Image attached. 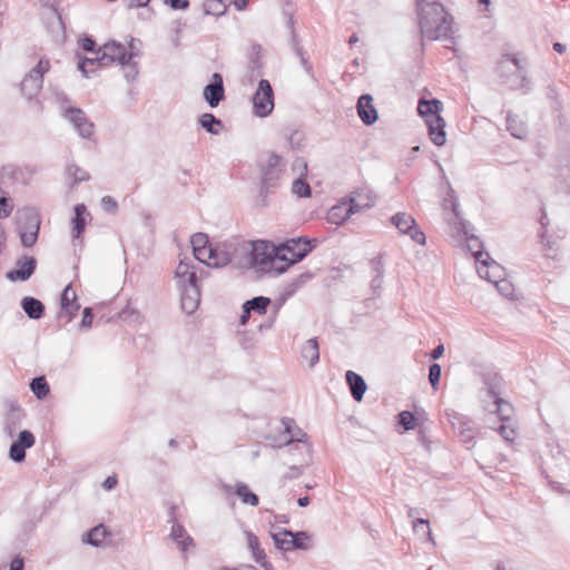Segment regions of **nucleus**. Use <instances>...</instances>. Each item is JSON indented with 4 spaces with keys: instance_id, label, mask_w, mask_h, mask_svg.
Masks as SVG:
<instances>
[{
    "instance_id": "f257e3e1",
    "label": "nucleus",
    "mask_w": 570,
    "mask_h": 570,
    "mask_svg": "<svg viewBox=\"0 0 570 570\" xmlns=\"http://www.w3.org/2000/svg\"><path fill=\"white\" fill-rule=\"evenodd\" d=\"M420 32L429 40L451 39L453 17L438 0H415Z\"/></svg>"
},
{
    "instance_id": "f03ea898",
    "label": "nucleus",
    "mask_w": 570,
    "mask_h": 570,
    "mask_svg": "<svg viewBox=\"0 0 570 570\" xmlns=\"http://www.w3.org/2000/svg\"><path fill=\"white\" fill-rule=\"evenodd\" d=\"M313 249L312 240L303 237L292 238L273 248L274 256L271 262V271L282 274L287 268L301 262Z\"/></svg>"
},
{
    "instance_id": "7ed1b4c3",
    "label": "nucleus",
    "mask_w": 570,
    "mask_h": 570,
    "mask_svg": "<svg viewBox=\"0 0 570 570\" xmlns=\"http://www.w3.org/2000/svg\"><path fill=\"white\" fill-rule=\"evenodd\" d=\"M17 228L23 247H32L40 230V216L35 208H24L17 213Z\"/></svg>"
},
{
    "instance_id": "20e7f679",
    "label": "nucleus",
    "mask_w": 570,
    "mask_h": 570,
    "mask_svg": "<svg viewBox=\"0 0 570 570\" xmlns=\"http://www.w3.org/2000/svg\"><path fill=\"white\" fill-rule=\"evenodd\" d=\"M262 168V193H269L278 186L285 174L286 163L279 155L272 153L261 165Z\"/></svg>"
},
{
    "instance_id": "39448f33",
    "label": "nucleus",
    "mask_w": 570,
    "mask_h": 570,
    "mask_svg": "<svg viewBox=\"0 0 570 570\" xmlns=\"http://www.w3.org/2000/svg\"><path fill=\"white\" fill-rule=\"evenodd\" d=\"M483 409L489 413L497 414L501 422H510L513 414L511 403L500 396L495 386H489L482 396Z\"/></svg>"
},
{
    "instance_id": "423d86ee",
    "label": "nucleus",
    "mask_w": 570,
    "mask_h": 570,
    "mask_svg": "<svg viewBox=\"0 0 570 570\" xmlns=\"http://www.w3.org/2000/svg\"><path fill=\"white\" fill-rule=\"evenodd\" d=\"M50 69V62L47 58H41L36 67L23 78L20 89L23 96L29 100L36 97L42 88L43 76Z\"/></svg>"
},
{
    "instance_id": "0eeeda50",
    "label": "nucleus",
    "mask_w": 570,
    "mask_h": 570,
    "mask_svg": "<svg viewBox=\"0 0 570 570\" xmlns=\"http://www.w3.org/2000/svg\"><path fill=\"white\" fill-rule=\"evenodd\" d=\"M253 111L259 118H265L274 109V91L267 79H261L253 95Z\"/></svg>"
},
{
    "instance_id": "6e6552de",
    "label": "nucleus",
    "mask_w": 570,
    "mask_h": 570,
    "mask_svg": "<svg viewBox=\"0 0 570 570\" xmlns=\"http://www.w3.org/2000/svg\"><path fill=\"white\" fill-rule=\"evenodd\" d=\"M375 198L376 195L370 187L363 186L356 188L351 193V196L346 200L350 208L347 209L345 217H351L355 213L371 208L374 205Z\"/></svg>"
},
{
    "instance_id": "1a4fd4ad",
    "label": "nucleus",
    "mask_w": 570,
    "mask_h": 570,
    "mask_svg": "<svg viewBox=\"0 0 570 570\" xmlns=\"http://www.w3.org/2000/svg\"><path fill=\"white\" fill-rule=\"evenodd\" d=\"M475 261L480 265L476 271L480 277L488 279L490 283L495 284L497 281L502 279L505 275L504 268L490 258L488 253H478Z\"/></svg>"
},
{
    "instance_id": "9d476101",
    "label": "nucleus",
    "mask_w": 570,
    "mask_h": 570,
    "mask_svg": "<svg viewBox=\"0 0 570 570\" xmlns=\"http://www.w3.org/2000/svg\"><path fill=\"white\" fill-rule=\"evenodd\" d=\"M37 261L32 256H22L16 261V267L6 274L10 282H26L35 273Z\"/></svg>"
},
{
    "instance_id": "9b49d317",
    "label": "nucleus",
    "mask_w": 570,
    "mask_h": 570,
    "mask_svg": "<svg viewBox=\"0 0 570 570\" xmlns=\"http://www.w3.org/2000/svg\"><path fill=\"white\" fill-rule=\"evenodd\" d=\"M35 443V435L30 431H21L18 439L10 445L9 459L16 463L23 462L26 460V450L32 448Z\"/></svg>"
},
{
    "instance_id": "f8f14e48",
    "label": "nucleus",
    "mask_w": 570,
    "mask_h": 570,
    "mask_svg": "<svg viewBox=\"0 0 570 570\" xmlns=\"http://www.w3.org/2000/svg\"><path fill=\"white\" fill-rule=\"evenodd\" d=\"M99 52L101 53L98 59L100 67H107L115 62L120 63L129 53L124 45L116 41L104 45L99 48Z\"/></svg>"
},
{
    "instance_id": "ddd939ff",
    "label": "nucleus",
    "mask_w": 570,
    "mask_h": 570,
    "mask_svg": "<svg viewBox=\"0 0 570 570\" xmlns=\"http://www.w3.org/2000/svg\"><path fill=\"white\" fill-rule=\"evenodd\" d=\"M66 117L73 125V127L82 138H89L92 135L94 124L88 120L86 114L81 109H67Z\"/></svg>"
},
{
    "instance_id": "4468645a",
    "label": "nucleus",
    "mask_w": 570,
    "mask_h": 570,
    "mask_svg": "<svg viewBox=\"0 0 570 570\" xmlns=\"http://www.w3.org/2000/svg\"><path fill=\"white\" fill-rule=\"evenodd\" d=\"M204 98L212 108L217 107L224 99L223 77L219 73L215 72L212 81L204 88Z\"/></svg>"
},
{
    "instance_id": "2eb2a0df",
    "label": "nucleus",
    "mask_w": 570,
    "mask_h": 570,
    "mask_svg": "<svg viewBox=\"0 0 570 570\" xmlns=\"http://www.w3.org/2000/svg\"><path fill=\"white\" fill-rule=\"evenodd\" d=\"M236 252L237 247L234 242H225L213 247V262H210L212 267H223L228 265L233 261V256Z\"/></svg>"
},
{
    "instance_id": "dca6fc26",
    "label": "nucleus",
    "mask_w": 570,
    "mask_h": 570,
    "mask_svg": "<svg viewBox=\"0 0 570 570\" xmlns=\"http://www.w3.org/2000/svg\"><path fill=\"white\" fill-rule=\"evenodd\" d=\"M33 175L35 169L29 166L19 167L16 165H6L1 169L2 178H7L19 184H28Z\"/></svg>"
},
{
    "instance_id": "f3484780",
    "label": "nucleus",
    "mask_w": 570,
    "mask_h": 570,
    "mask_svg": "<svg viewBox=\"0 0 570 570\" xmlns=\"http://www.w3.org/2000/svg\"><path fill=\"white\" fill-rule=\"evenodd\" d=\"M357 114L363 124L370 126L377 120V111L373 106V98L371 95H362L357 100Z\"/></svg>"
},
{
    "instance_id": "a211bd4d",
    "label": "nucleus",
    "mask_w": 570,
    "mask_h": 570,
    "mask_svg": "<svg viewBox=\"0 0 570 570\" xmlns=\"http://www.w3.org/2000/svg\"><path fill=\"white\" fill-rule=\"evenodd\" d=\"M283 424L285 426V432L289 435V438L284 442L285 445L291 446L295 443L303 444L306 453L309 455L312 451V445L308 443V436L305 432H303L301 429H296V431H293V425L295 422L291 419H284Z\"/></svg>"
},
{
    "instance_id": "6ab92c4d",
    "label": "nucleus",
    "mask_w": 570,
    "mask_h": 570,
    "mask_svg": "<svg viewBox=\"0 0 570 570\" xmlns=\"http://www.w3.org/2000/svg\"><path fill=\"white\" fill-rule=\"evenodd\" d=\"M179 291L181 296V309L186 314H193L198 308L200 302V287L189 286L186 288H179Z\"/></svg>"
},
{
    "instance_id": "aec40b11",
    "label": "nucleus",
    "mask_w": 570,
    "mask_h": 570,
    "mask_svg": "<svg viewBox=\"0 0 570 570\" xmlns=\"http://www.w3.org/2000/svg\"><path fill=\"white\" fill-rule=\"evenodd\" d=\"M223 491L228 494L233 491V487L229 484H222ZM235 494L240 499L244 504H248L250 507H257L259 503V498L257 494L252 492L247 484L244 482H237L234 487Z\"/></svg>"
},
{
    "instance_id": "412c9836",
    "label": "nucleus",
    "mask_w": 570,
    "mask_h": 570,
    "mask_svg": "<svg viewBox=\"0 0 570 570\" xmlns=\"http://www.w3.org/2000/svg\"><path fill=\"white\" fill-rule=\"evenodd\" d=\"M273 248L276 247L269 246L268 243L264 240L253 243L250 249L253 262L258 265H268L271 268V259L274 256Z\"/></svg>"
},
{
    "instance_id": "4be33fe9",
    "label": "nucleus",
    "mask_w": 570,
    "mask_h": 570,
    "mask_svg": "<svg viewBox=\"0 0 570 570\" xmlns=\"http://www.w3.org/2000/svg\"><path fill=\"white\" fill-rule=\"evenodd\" d=\"M61 308L68 317V321L72 320L77 314L80 305L77 302L76 293L72 291L71 284L67 285L61 294ZM63 312L60 313L62 316Z\"/></svg>"
},
{
    "instance_id": "5701e85b",
    "label": "nucleus",
    "mask_w": 570,
    "mask_h": 570,
    "mask_svg": "<svg viewBox=\"0 0 570 570\" xmlns=\"http://www.w3.org/2000/svg\"><path fill=\"white\" fill-rule=\"evenodd\" d=\"M430 139L435 146H443L446 142L445 121L442 117L426 120Z\"/></svg>"
},
{
    "instance_id": "b1692460",
    "label": "nucleus",
    "mask_w": 570,
    "mask_h": 570,
    "mask_svg": "<svg viewBox=\"0 0 570 570\" xmlns=\"http://www.w3.org/2000/svg\"><path fill=\"white\" fill-rule=\"evenodd\" d=\"M345 379L353 399L357 402L362 401L367 389L364 379L353 371H347Z\"/></svg>"
},
{
    "instance_id": "393cba45",
    "label": "nucleus",
    "mask_w": 570,
    "mask_h": 570,
    "mask_svg": "<svg viewBox=\"0 0 570 570\" xmlns=\"http://www.w3.org/2000/svg\"><path fill=\"white\" fill-rule=\"evenodd\" d=\"M417 111L422 117L425 118V121L433 120L436 117H441L440 112L442 111V102L438 99H420Z\"/></svg>"
},
{
    "instance_id": "a878e982",
    "label": "nucleus",
    "mask_w": 570,
    "mask_h": 570,
    "mask_svg": "<svg viewBox=\"0 0 570 570\" xmlns=\"http://www.w3.org/2000/svg\"><path fill=\"white\" fill-rule=\"evenodd\" d=\"M21 308L31 320H39L45 315L43 303L31 296H27L21 299Z\"/></svg>"
},
{
    "instance_id": "bb28decb",
    "label": "nucleus",
    "mask_w": 570,
    "mask_h": 570,
    "mask_svg": "<svg viewBox=\"0 0 570 570\" xmlns=\"http://www.w3.org/2000/svg\"><path fill=\"white\" fill-rule=\"evenodd\" d=\"M75 216L71 220L73 239H79L87 224L86 217L89 215L83 204H77L73 208Z\"/></svg>"
},
{
    "instance_id": "cd10ccee",
    "label": "nucleus",
    "mask_w": 570,
    "mask_h": 570,
    "mask_svg": "<svg viewBox=\"0 0 570 570\" xmlns=\"http://www.w3.org/2000/svg\"><path fill=\"white\" fill-rule=\"evenodd\" d=\"M301 356L308 361L309 367H314L318 363L320 346L317 338H309L303 344L301 348Z\"/></svg>"
},
{
    "instance_id": "c85d7f7f",
    "label": "nucleus",
    "mask_w": 570,
    "mask_h": 570,
    "mask_svg": "<svg viewBox=\"0 0 570 570\" xmlns=\"http://www.w3.org/2000/svg\"><path fill=\"white\" fill-rule=\"evenodd\" d=\"M130 48H131V51L128 53L127 58L124 59L119 63V65H121L122 70H124V76L128 81L135 80L139 72L138 62L136 61V58L138 57V55L132 51V49H134L132 41L130 42Z\"/></svg>"
},
{
    "instance_id": "c756f323",
    "label": "nucleus",
    "mask_w": 570,
    "mask_h": 570,
    "mask_svg": "<svg viewBox=\"0 0 570 570\" xmlns=\"http://www.w3.org/2000/svg\"><path fill=\"white\" fill-rule=\"evenodd\" d=\"M507 129L514 138L518 139H524L528 134L524 121H522L519 116L513 115L510 111L507 115Z\"/></svg>"
},
{
    "instance_id": "7c9ffc66",
    "label": "nucleus",
    "mask_w": 570,
    "mask_h": 570,
    "mask_svg": "<svg viewBox=\"0 0 570 570\" xmlns=\"http://www.w3.org/2000/svg\"><path fill=\"white\" fill-rule=\"evenodd\" d=\"M248 547L253 552V557L257 563L261 564L265 570H273V566L267 561L266 554L259 547V542L256 535L248 533Z\"/></svg>"
},
{
    "instance_id": "2f4dec72",
    "label": "nucleus",
    "mask_w": 570,
    "mask_h": 570,
    "mask_svg": "<svg viewBox=\"0 0 570 570\" xmlns=\"http://www.w3.org/2000/svg\"><path fill=\"white\" fill-rule=\"evenodd\" d=\"M170 538L178 544L181 551H186L193 543V539L187 534L183 525L174 523L170 531Z\"/></svg>"
},
{
    "instance_id": "473e14b6",
    "label": "nucleus",
    "mask_w": 570,
    "mask_h": 570,
    "mask_svg": "<svg viewBox=\"0 0 570 570\" xmlns=\"http://www.w3.org/2000/svg\"><path fill=\"white\" fill-rule=\"evenodd\" d=\"M108 534L109 532L107 531V528L104 524H99L88 531L83 535L82 541L90 546L99 547Z\"/></svg>"
},
{
    "instance_id": "72a5a7b5",
    "label": "nucleus",
    "mask_w": 570,
    "mask_h": 570,
    "mask_svg": "<svg viewBox=\"0 0 570 570\" xmlns=\"http://www.w3.org/2000/svg\"><path fill=\"white\" fill-rule=\"evenodd\" d=\"M391 223L403 234H406L416 224L413 216L404 212L393 215Z\"/></svg>"
},
{
    "instance_id": "f704fd0d",
    "label": "nucleus",
    "mask_w": 570,
    "mask_h": 570,
    "mask_svg": "<svg viewBox=\"0 0 570 570\" xmlns=\"http://www.w3.org/2000/svg\"><path fill=\"white\" fill-rule=\"evenodd\" d=\"M46 19L48 21L47 23H48V29L50 30V32H52V33L63 32L65 24H63L60 13L57 11L56 8L48 9Z\"/></svg>"
},
{
    "instance_id": "c9c22d12",
    "label": "nucleus",
    "mask_w": 570,
    "mask_h": 570,
    "mask_svg": "<svg viewBox=\"0 0 570 570\" xmlns=\"http://www.w3.org/2000/svg\"><path fill=\"white\" fill-rule=\"evenodd\" d=\"M30 390L39 400L45 399L50 392L49 384L45 376L33 377L30 382Z\"/></svg>"
},
{
    "instance_id": "e433bc0d",
    "label": "nucleus",
    "mask_w": 570,
    "mask_h": 570,
    "mask_svg": "<svg viewBox=\"0 0 570 570\" xmlns=\"http://www.w3.org/2000/svg\"><path fill=\"white\" fill-rule=\"evenodd\" d=\"M272 538L274 540L275 547L284 552L293 550L291 547V539L288 535H292V531L287 529H282L278 532H273Z\"/></svg>"
},
{
    "instance_id": "4c0bfd02",
    "label": "nucleus",
    "mask_w": 570,
    "mask_h": 570,
    "mask_svg": "<svg viewBox=\"0 0 570 570\" xmlns=\"http://www.w3.org/2000/svg\"><path fill=\"white\" fill-rule=\"evenodd\" d=\"M245 304L250 312L263 315L267 312V308L271 305V298L266 296H256L246 301Z\"/></svg>"
},
{
    "instance_id": "58836bf2",
    "label": "nucleus",
    "mask_w": 570,
    "mask_h": 570,
    "mask_svg": "<svg viewBox=\"0 0 570 570\" xmlns=\"http://www.w3.org/2000/svg\"><path fill=\"white\" fill-rule=\"evenodd\" d=\"M228 2L229 0H205V13L219 17L226 12Z\"/></svg>"
},
{
    "instance_id": "ea45409f",
    "label": "nucleus",
    "mask_w": 570,
    "mask_h": 570,
    "mask_svg": "<svg viewBox=\"0 0 570 570\" xmlns=\"http://www.w3.org/2000/svg\"><path fill=\"white\" fill-rule=\"evenodd\" d=\"M348 208L350 205L346 203V200L336 206H333L328 212V220L333 224H340L346 220L348 217H345V214L347 213Z\"/></svg>"
},
{
    "instance_id": "a19ab883",
    "label": "nucleus",
    "mask_w": 570,
    "mask_h": 570,
    "mask_svg": "<svg viewBox=\"0 0 570 570\" xmlns=\"http://www.w3.org/2000/svg\"><path fill=\"white\" fill-rule=\"evenodd\" d=\"M199 125L209 134L217 135L218 129H216V126H222V120L213 114H204L199 118Z\"/></svg>"
},
{
    "instance_id": "79ce46f5",
    "label": "nucleus",
    "mask_w": 570,
    "mask_h": 570,
    "mask_svg": "<svg viewBox=\"0 0 570 570\" xmlns=\"http://www.w3.org/2000/svg\"><path fill=\"white\" fill-rule=\"evenodd\" d=\"M497 431L507 442L510 443H512L518 436V432L511 421L502 422Z\"/></svg>"
},
{
    "instance_id": "37998d69",
    "label": "nucleus",
    "mask_w": 570,
    "mask_h": 570,
    "mask_svg": "<svg viewBox=\"0 0 570 570\" xmlns=\"http://www.w3.org/2000/svg\"><path fill=\"white\" fill-rule=\"evenodd\" d=\"M494 285L502 296L510 299L515 298V288L513 284L505 279L504 277L502 279L497 281Z\"/></svg>"
},
{
    "instance_id": "c03bdc74",
    "label": "nucleus",
    "mask_w": 570,
    "mask_h": 570,
    "mask_svg": "<svg viewBox=\"0 0 570 570\" xmlns=\"http://www.w3.org/2000/svg\"><path fill=\"white\" fill-rule=\"evenodd\" d=\"M291 539V547L293 550H306L308 547L305 543V540L309 539V535L305 531L293 532L292 535H288Z\"/></svg>"
},
{
    "instance_id": "a18cd8bd",
    "label": "nucleus",
    "mask_w": 570,
    "mask_h": 570,
    "mask_svg": "<svg viewBox=\"0 0 570 570\" xmlns=\"http://www.w3.org/2000/svg\"><path fill=\"white\" fill-rule=\"evenodd\" d=\"M67 174L72 177V184L77 185L81 181H86L89 179V175L87 171L78 167L76 164H70L67 167Z\"/></svg>"
},
{
    "instance_id": "49530a36",
    "label": "nucleus",
    "mask_w": 570,
    "mask_h": 570,
    "mask_svg": "<svg viewBox=\"0 0 570 570\" xmlns=\"http://www.w3.org/2000/svg\"><path fill=\"white\" fill-rule=\"evenodd\" d=\"M193 252H194L195 258L198 262L204 263L207 266L212 267V264H210V262H213L212 261V258H213V246L212 245H208V246L199 248V249H195Z\"/></svg>"
},
{
    "instance_id": "de8ad7c7",
    "label": "nucleus",
    "mask_w": 570,
    "mask_h": 570,
    "mask_svg": "<svg viewBox=\"0 0 570 570\" xmlns=\"http://www.w3.org/2000/svg\"><path fill=\"white\" fill-rule=\"evenodd\" d=\"M292 190L298 197L311 196V187L303 178H297L293 181Z\"/></svg>"
},
{
    "instance_id": "09e8293b",
    "label": "nucleus",
    "mask_w": 570,
    "mask_h": 570,
    "mask_svg": "<svg viewBox=\"0 0 570 570\" xmlns=\"http://www.w3.org/2000/svg\"><path fill=\"white\" fill-rule=\"evenodd\" d=\"M13 206L6 191L0 188V218H7L12 213Z\"/></svg>"
},
{
    "instance_id": "8fccbe9b",
    "label": "nucleus",
    "mask_w": 570,
    "mask_h": 570,
    "mask_svg": "<svg viewBox=\"0 0 570 570\" xmlns=\"http://www.w3.org/2000/svg\"><path fill=\"white\" fill-rule=\"evenodd\" d=\"M95 58H83L79 61L78 63V69L81 71V73L88 78L89 77V70H88V67H94V66H99V56L101 55L99 52V49L97 50V52L95 53Z\"/></svg>"
},
{
    "instance_id": "3c124183",
    "label": "nucleus",
    "mask_w": 570,
    "mask_h": 570,
    "mask_svg": "<svg viewBox=\"0 0 570 570\" xmlns=\"http://www.w3.org/2000/svg\"><path fill=\"white\" fill-rule=\"evenodd\" d=\"M399 424L404 428V430L410 431L415 428V416L410 411H403L399 414Z\"/></svg>"
},
{
    "instance_id": "603ef678",
    "label": "nucleus",
    "mask_w": 570,
    "mask_h": 570,
    "mask_svg": "<svg viewBox=\"0 0 570 570\" xmlns=\"http://www.w3.org/2000/svg\"><path fill=\"white\" fill-rule=\"evenodd\" d=\"M462 226H463V233H464L465 238H466V242H468V247H469V249L471 250V253L473 254V256L475 257V255H476L478 253H482V252L480 250L481 242L479 240V238H478V237H475V236H473V235L469 236V233H468L466 224H465V223H463V224H462Z\"/></svg>"
},
{
    "instance_id": "864d4df0",
    "label": "nucleus",
    "mask_w": 570,
    "mask_h": 570,
    "mask_svg": "<svg viewBox=\"0 0 570 570\" xmlns=\"http://www.w3.org/2000/svg\"><path fill=\"white\" fill-rule=\"evenodd\" d=\"M442 368L438 363H433L429 368V381L434 390H436L440 379H441Z\"/></svg>"
},
{
    "instance_id": "5fc2aeb1",
    "label": "nucleus",
    "mask_w": 570,
    "mask_h": 570,
    "mask_svg": "<svg viewBox=\"0 0 570 570\" xmlns=\"http://www.w3.org/2000/svg\"><path fill=\"white\" fill-rule=\"evenodd\" d=\"M512 62L513 66L521 71L523 69V66L521 65V60L515 55H504L502 59L499 62L498 69L500 71L507 69L508 62Z\"/></svg>"
},
{
    "instance_id": "6e6d98bb",
    "label": "nucleus",
    "mask_w": 570,
    "mask_h": 570,
    "mask_svg": "<svg viewBox=\"0 0 570 570\" xmlns=\"http://www.w3.org/2000/svg\"><path fill=\"white\" fill-rule=\"evenodd\" d=\"M178 288H186L189 286H199L196 271L189 273L185 277H180L176 281Z\"/></svg>"
},
{
    "instance_id": "4d7b16f0",
    "label": "nucleus",
    "mask_w": 570,
    "mask_h": 570,
    "mask_svg": "<svg viewBox=\"0 0 570 570\" xmlns=\"http://www.w3.org/2000/svg\"><path fill=\"white\" fill-rule=\"evenodd\" d=\"M193 250L206 247L209 244L208 236L204 233H196L190 238Z\"/></svg>"
},
{
    "instance_id": "13d9d810",
    "label": "nucleus",
    "mask_w": 570,
    "mask_h": 570,
    "mask_svg": "<svg viewBox=\"0 0 570 570\" xmlns=\"http://www.w3.org/2000/svg\"><path fill=\"white\" fill-rule=\"evenodd\" d=\"M194 271H196V267L194 265H190L187 262L180 261V263L178 264V266L176 267V271H175V278L177 281L180 277L187 276L189 273H191Z\"/></svg>"
},
{
    "instance_id": "bf43d9fd",
    "label": "nucleus",
    "mask_w": 570,
    "mask_h": 570,
    "mask_svg": "<svg viewBox=\"0 0 570 570\" xmlns=\"http://www.w3.org/2000/svg\"><path fill=\"white\" fill-rule=\"evenodd\" d=\"M370 265L372 276H384V264L382 261V256H376L372 258Z\"/></svg>"
},
{
    "instance_id": "052dcab7",
    "label": "nucleus",
    "mask_w": 570,
    "mask_h": 570,
    "mask_svg": "<svg viewBox=\"0 0 570 570\" xmlns=\"http://www.w3.org/2000/svg\"><path fill=\"white\" fill-rule=\"evenodd\" d=\"M411 237L412 240L420 245L425 244V235L424 233L417 227V224H414V226L406 233Z\"/></svg>"
},
{
    "instance_id": "680f3d73",
    "label": "nucleus",
    "mask_w": 570,
    "mask_h": 570,
    "mask_svg": "<svg viewBox=\"0 0 570 570\" xmlns=\"http://www.w3.org/2000/svg\"><path fill=\"white\" fill-rule=\"evenodd\" d=\"M511 89H521L528 86L529 80L524 75H517L512 80H507Z\"/></svg>"
},
{
    "instance_id": "e2e57ef3",
    "label": "nucleus",
    "mask_w": 570,
    "mask_h": 570,
    "mask_svg": "<svg viewBox=\"0 0 570 570\" xmlns=\"http://www.w3.org/2000/svg\"><path fill=\"white\" fill-rule=\"evenodd\" d=\"M383 277L384 276H375L373 275L371 278V289L375 296H380L382 287H383Z\"/></svg>"
},
{
    "instance_id": "0e129e2a",
    "label": "nucleus",
    "mask_w": 570,
    "mask_h": 570,
    "mask_svg": "<svg viewBox=\"0 0 570 570\" xmlns=\"http://www.w3.org/2000/svg\"><path fill=\"white\" fill-rule=\"evenodd\" d=\"M94 320L92 308L91 307H85L82 312V320L80 323V326L82 328H88L91 326Z\"/></svg>"
},
{
    "instance_id": "69168bd1",
    "label": "nucleus",
    "mask_w": 570,
    "mask_h": 570,
    "mask_svg": "<svg viewBox=\"0 0 570 570\" xmlns=\"http://www.w3.org/2000/svg\"><path fill=\"white\" fill-rule=\"evenodd\" d=\"M164 2L174 10H186L189 7V0H164Z\"/></svg>"
},
{
    "instance_id": "338daca9",
    "label": "nucleus",
    "mask_w": 570,
    "mask_h": 570,
    "mask_svg": "<svg viewBox=\"0 0 570 570\" xmlns=\"http://www.w3.org/2000/svg\"><path fill=\"white\" fill-rule=\"evenodd\" d=\"M102 203V207L106 212L108 213H115L116 209H117V202L110 197V196H105L101 200Z\"/></svg>"
},
{
    "instance_id": "774afa93",
    "label": "nucleus",
    "mask_w": 570,
    "mask_h": 570,
    "mask_svg": "<svg viewBox=\"0 0 570 570\" xmlns=\"http://www.w3.org/2000/svg\"><path fill=\"white\" fill-rule=\"evenodd\" d=\"M80 46L81 48L85 50V51H88V52H97L96 50V42L92 38L90 37H85L80 40Z\"/></svg>"
}]
</instances>
